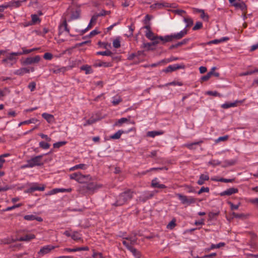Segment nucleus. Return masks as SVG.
I'll use <instances>...</instances> for the list:
<instances>
[{
  "instance_id": "1",
  "label": "nucleus",
  "mask_w": 258,
  "mask_h": 258,
  "mask_svg": "<svg viewBox=\"0 0 258 258\" xmlns=\"http://www.w3.org/2000/svg\"><path fill=\"white\" fill-rule=\"evenodd\" d=\"M187 33V29H184L177 33L172 34L165 36H156L155 39L152 40V41H153L152 44L153 45H156L159 43L160 41H162V44H165L166 42H171L173 40H179L183 38Z\"/></svg>"
},
{
  "instance_id": "2",
  "label": "nucleus",
  "mask_w": 258,
  "mask_h": 258,
  "mask_svg": "<svg viewBox=\"0 0 258 258\" xmlns=\"http://www.w3.org/2000/svg\"><path fill=\"white\" fill-rule=\"evenodd\" d=\"M133 197V191L130 189L124 191L120 194L116 198L115 203L112 206L118 207L124 205L128 201L131 200Z\"/></svg>"
},
{
  "instance_id": "3",
  "label": "nucleus",
  "mask_w": 258,
  "mask_h": 258,
  "mask_svg": "<svg viewBox=\"0 0 258 258\" xmlns=\"http://www.w3.org/2000/svg\"><path fill=\"white\" fill-rule=\"evenodd\" d=\"M70 177L71 179H74L80 183L85 182L86 179H90V176L89 175H84L80 172L73 173L70 175Z\"/></svg>"
},
{
  "instance_id": "4",
  "label": "nucleus",
  "mask_w": 258,
  "mask_h": 258,
  "mask_svg": "<svg viewBox=\"0 0 258 258\" xmlns=\"http://www.w3.org/2000/svg\"><path fill=\"white\" fill-rule=\"evenodd\" d=\"M176 196L181 201L182 204H187L189 205L191 204L196 203V199L192 197H187L180 194H177Z\"/></svg>"
},
{
  "instance_id": "5",
  "label": "nucleus",
  "mask_w": 258,
  "mask_h": 258,
  "mask_svg": "<svg viewBox=\"0 0 258 258\" xmlns=\"http://www.w3.org/2000/svg\"><path fill=\"white\" fill-rule=\"evenodd\" d=\"M43 156L44 155L43 154L35 156L28 160V161L32 167L34 166H42L44 164V163L42 160Z\"/></svg>"
},
{
  "instance_id": "6",
  "label": "nucleus",
  "mask_w": 258,
  "mask_h": 258,
  "mask_svg": "<svg viewBox=\"0 0 258 258\" xmlns=\"http://www.w3.org/2000/svg\"><path fill=\"white\" fill-rule=\"evenodd\" d=\"M40 60L39 55H36L34 57H29L26 58L23 62V64L29 65L38 63Z\"/></svg>"
},
{
  "instance_id": "7",
  "label": "nucleus",
  "mask_w": 258,
  "mask_h": 258,
  "mask_svg": "<svg viewBox=\"0 0 258 258\" xmlns=\"http://www.w3.org/2000/svg\"><path fill=\"white\" fill-rule=\"evenodd\" d=\"M86 186L90 194H93L96 190L102 187V185L93 182L87 183Z\"/></svg>"
},
{
  "instance_id": "8",
  "label": "nucleus",
  "mask_w": 258,
  "mask_h": 258,
  "mask_svg": "<svg viewBox=\"0 0 258 258\" xmlns=\"http://www.w3.org/2000/svg\"><path fill=\"white\" fill-rule=\"evenodd\" d=\"M45 189V185L42 184L39 186L38 183H34L27 190V192L31 193L35 190L43 191Z\"/></svg>"
},
{
  "instance_id": "9",
  "label": "nucleus",
  "mask_w": 258,
  "mask_h": 258,
  "mask_svg": "<svg viewBox=\"0 0 258 258\" xmlns=\"http://www.w3.org/2000/svg\"><path fill=\"white\" fill-rule=\"evenodd\" d=\"M154 194L152 191H147L144 194L139 197L138 199L140 202L145 203L148 200L150 199L153 197Z\"/></svg>"
},
{
  "instance_id": "10",
  "label": "nucleus",
  "mask_w": 258,
  "mask_h": 258,
  "mask_svg": "<svg viewBox=\"0 0 258 258\" xmlns=\"http://www.w3.org/2000/svg\"><path fill=\"white\" fill-rule=\"evenodd\" d=\"M184 68L183 66L180 65L178 64H175L173 65H170L168 67H167L166 69L163 70V72L165 73H171L173 71H175L177 70H179L180 69H183Z\"/></svg>"
},
{
  "instance_id": "11",
  "label": "nucleus",
  "mask_w": 258,
  "mask_h": 258,
  "mask_svg": "<svg viewBox=\"0 0 258 258\" xmlns=\"http://www.w3.org/2000/svg\"><path fill=\"white\" fill-rule=\"evenodd\" d=\"M34 72V68L33 67H32L30 69L28 68H20L19 70H17L15 72V74L19 75V76H23L25 74L29 73L30 72Z\"/></svg>"
},
{
  "instance_id": "12",
  "label": "nucleus",
  "mask_w": 258,
  "mask_h": 258,
  "mask_svg": "<svg viewBox=\"0 0 258 258\" xmlns=\"http://www.w3.org/2000/svg\"><path fill=\"white\" fill-rule=\"evenodd\" d=\"M55 246L52 245H45L40 249L38 253L40 255H43L49 253L51 250L54 249Z\"/></svg>"
},
{
  "instance_id": "13",
  "label": "nucleus",
  "mask_w": 258,
  "mask_h": 258,
  "mask_svg": "<svg viewBox=\"0 0 258 258\" xmlns=\"http://www.w3.org/2000/svg\"><path fill=\"white\" fill-rule=\"evenodd\" d=\"M238 192V189L237 188L231 187V188H229L221 192L220 194V195L221 196H230L233 194L237 193Z\"/></svg>"
},
{
  "instance_id": "14",
  "label": "nucleus",
  "mask_w": 258,
  "mask_h": 258,
  "mask_svg": "<svg viewBox=\"0 0 258 258\" xmlns=\"http://www.w3.org/2000/svg\"><path fill=\"white\" fill-rule=\"evenodd\" d=\"M64 31L70 33V30L68 27V24L66 19H64L62 23L59 26V35L62 33Z\"/></svg>"
},
{
  "instance_id": "15",
  "label": "nucleus",
  "mask_w": 258,
  "mask_h": 258,
  "mask_svg": "<svg viewBox=\"0 0 258 258\" xmlns=\"http://www.w3.org/2000/svg\"><path fill=\"white\" fill-rule=\"evenodd\" d=\"M72 191V188H54L52 190H51L49 195H53V194H56L58 192H70Z\"/></svg>"
},
{
  "instance_id": "16",
  "label": "nucleus",
  "mask_w": 258,
  "mask_h": 258,
  "mask_svg": "<svg viewBox=\"0 0 258 258\" xmlns=\"http://www.w3.org/2000/svg\"><path fill=\"white\" fill-rule=\"evenodd\" d=\"M170 7V4L167 3H157L151 5L150 8L153 9L156 8L161 9L162 7L169 8Z\"/></svg>"
},
{
  "instance_id": "17",
  "label": "nucleus",
  "mask_w": 258,
  "mask_h": 258,
  "mask_svg": "<svg viewBox=\"0 0 258 258\" xmlns=\"http://www.w3.org/2000/svg\"><path fill=\"white\" fill-rule=\"evenodd\" d=\"M151 186L152 187L159 188H161V189L166 188V186L165 184H160L157 181V179L156 178H155V179H154L152 180Z\"/></svg>"
},
{
  "instance_id": "18",
  "label": "nucleus",
  "mask_w": 258,
  "mask_h": 258,
  "mask_svg": "<svg viewBox=\"0 0 258 258\" xmlns=\"http://www.w3.org/2000/svg\"><path fill=\"white\" fill-rule=\"evenodd\" d=\"M35 238V235L33 234H26V235L21 237L19 239H17L18 241H29L31 239H34Z\"/></svg>"
},
{
  "instance_id": "19",
  "label": "nucleus",
  "mask_w": 258,
  "mask_h": 258,
  "mask_svg": "<svg viewBox=\"0 0 258 258\" xmlns=\"http://www.w3.org/2000/svg\"><path fill=\"white\" fill-rule=\"evenodd\" d=\"M42 116L44 118L48 123H52L54 121V117L53 115L47 113H43Z\"/></svg>"
},
{
  "instance_id": "20",
  "label": "nucleus",
  "mask_w": 258,
  "mask_h": 258,
  "mask_svg": "<svg viewBox=\"0 0 258 258\" xmlns=\"http://www.w3.org/2000/svg\"><path fill=\"white\" fill-rule=\"evenodd\" d=\"M209 179V176L208 174H202L199 178V179L197 181V183L199 185H203L204 184L205 181H207Z\"/></svg>"
},
{
  "instance_id": "21",
  "label": "nucleus",
  "mask_w": 258,
  "mask_h": 258,
  "mask_svg": "<svg viewBox=\"0 0 258 258\" xmlns=\"http://www.w3.org/2000/svg\"><path fill=\"white\" fill-rule=\"evenodd\" d=\"M100 119V118L98 117H94L93 116H92L89 119L86 120V122L84 124V126H86L89 125H91Z\"/></svg>"
},
{
  "instance_id": "22",
  "label": "nucleus",
  "mask_w": 258,
  "mask_h": 258,
  "mask_svg": "<svg viewBox=\"0 0 258 258\" xmlns=\"http://www.w3.org/2000/svg\"><path fill=\"white\" fill-rule=\"evenodd\" d=\"M94 66L96 67H103L105 68L110 67L112 66V64L109 62H104L101 61H98L95 62Z\"/></svg>"
},
{
  "instance_id": "23",
  "label": "nucleus",
  "mask_w": 258,
  "mask_h": 258,
  "mask_svg": "<svg viewBox=\"0 0 258 258\" xmlns=\"http://www.w3.org/2000/svg\"><path fill=\"white\" fill-rule=\"evenodd\" d=\"M71 20H75L78 19L80 17V11L79 10H74L71 9Z\"/></svg>"
},
{
  "instance_id": "24",
  "label": "nucleus",
  "mask_w": 258,
  "mask_h": 258,
  "mask_svg": "<svg viewBox=\"0 0 258 258\" xmlns=\"http://www.w3.org/2000/svg\"><path fill=\"white\" fill-rule=\"evenodd\" d=\"M128 132L123 131L122 130H119L114 134L111 135L110 138L114 140L119 139L122 134L127 133Z\"/></svg>"
},
{
  "instance_id": "25",
  "label": "nucleus",
  "mask_w": 258,
  "mask_h": 258,
  "mask_svg": "<svg viewBox=\"0 0 258 258\" xmlns=\"http://www.w3.org/2000/svg\"><path fill=\"white\" fill-rule=\"evenodd\" d=\"M228 39H229V38L228 37H222L219 39H214V40L210 41L207 42V44L208 45H210L212 44H217L226 41L228 40Z\"/></svg>"
},
{
  "instance_id": "26",
  "label": "nucleus",
  "mask_w": 258,
  "mask_h": 258,
  "mask_svg": "<svg viewBox=\"0 0 258 258\" xmlns=\"http://www.w3.org/2000/svg\"><path fill=\"white\" fill-rule=\"evenodd\" d=\"M78 191L79 192L80 194L83 196H86L88 194H90L87 188L86 185L80 186L78 189Z\"/></svg>"
},
{
  "instance_id": "27",
  "label": "nucleus",
  "mask_w": 258,
  "mask_h": 258,
  "mask_svg": "<svg viewBox=\"0 0 258 258\" xmlns=\"http://www.w3.org/2000/svg\"><path fill=\"white\" fill-rule=\"evenodd\" d=\"M237 102L242 103L243 101H236L235 102H232V103H227H227H225L222 104L221 106L223 108L227 109L230 107L236 106L237 105Z\"/></svg>"
},
{
  "instance_id": "28",
  "label": "nucleus",
  "mask_w": 258,
  "mask_h": 258,
  "mask_svg": "<svg viewBox=\"0 0 258 258\" xmlns=\"http://www.w3.org/2000/svg\"><path fill=\"white\" fill-rule=\"evenodd\" d=\"M81 70L85 71L86 74H90L93 73V70L90 66L83 65L80 68Z\"/></svg>"
},
{
  "instance_id": "29",
  "label": "nucleus",
  "mask_w": 258,
  "mask_h": 258,
  "mask_svg": "<svg viewBox=\"0 0 258 258\" xmlns=\"http://www.w3.org/2000/svg\"><path fill=\"white\" fill-rule=\"evenodd\" d=\"M163 134V131H150L147 133V136L154 138L156 136L161 135Z\"/></svg>"
},
{
  "instance_id": "30",
  "label": "nucleus",
  "mask_w": 258,
  "mask_h": 258,
  "mask_svg": "<svg viewBox=\"0 0 258 258\" xmlns=\"http://www.w3.org/2000/svg\"><path fill=\"white\" fill-rule=\"evenodd\" d=\"M234 6L236 8H239L242 12H245L247 10V6L243 2L234 4Z\"/></svg>"
},
{
  "instance_id": "31",
  "label": "nucleus",
  "mask_w": 258,
  "mask_h": 258,
  "mask_svg": "<svg viewBox=\"0 0 258 258\" xmlns=\"http://www.w3.org/2000/svg\"><path fill=\"white\" fill-rule=\"evenodd\" d=\"M17 52H12L10 54H9V55L7 57L8 60L11 61H14V62H15L16 61L17 58L15 57V56H19V54H17Z\"/></svg>"
},
{
  "instance_id": "32",
  "label": "nucleus",
  "mask_w": 258,
  "mask_h": 258,
  "mask_svg": "<svg viewBox=\"0 0 258 258\" xmlns=\"http://www.w3.org/2000/svg\"><path fill=\"white\" fill-rule=\"evenodd\" d=\"M202 143H203V141H199V142H194V143H191L186 144L184 145V146L187 147L188 149H189L190 150H192V149H195L194 147V146L195 145H200V144H201Z\"/></svg>"
},
{
  "instance_id": "33",
  "label": "nucleus",
  "mask_w": 258,
  "mask_h": 258,
  "mask_svg": "<svg viewBox=\"0 0 258 258\" xmlns=\"http://www.w3.org/2000/svg\"><path fill=\"white\" fill-rule=\"evenodd\" d=\"M22 49H23L22 52H17V54H19V55H21L23 54H28L29 53L33 52V51H34L35 50H37V48H32V49H26L24 47H23V48H22Z\"/></svg>"
},
{
  "instance_id": "34",
  "label": "nucleus",
  "mask_w": 258,
  "mask_h": 258,
  "mask_svg": "<svg viewBox=\"0 0 258 258\" xmlns=\"http://www.w3.org/2000/svg\"><path fill=\"white\" fill-rule=\"evenodd\" d=\"M145 36L148 39L151 40L155 39L156 36L151 30L146 31Z\"/></svg>"
},
{
  "instance_id": "35",
  "label": "nucleus",
  "mask_w": 258,
  "mask_h": 258,
  "mask_svg": "<svg viewBox=\"0 0 258 258\" xmlns=\"http://www.w3.org/2000/svg\"><path fill=\"white\" fill-rule=\"evenodd\" d=\"M37 121H38V120L36 118H31L29 120H25V121L20 122L19 124V126H20L23 124H26L35 123Z\"/></svg>"
},
{
  "instance_id": "36",
  "label": "nucleus",
  "mask_w": 258,
  "mask_h": 258,
  "mask_svg": "<svg viewBox=\"0 0 258 258\" xmlns=\"http://www.w3.org/2000/svg\"><path fill=\"white\" fill-rule=\"evenodd\" d=\"M184 21L186 23V27H189L193 25L194 21L191 18L184 17Z\"/></svg>"
},
{
  "instance_id": "37",
  "label": "nucleus",
  "mask_w": 258,
  "mask_h": 258,
  "mask_svg": "<svg viewBox=\"0 0 258 258\" xmlns=\"http://www.w3.org/2000/svg\"><path fill=\"white\" fill-rule=\"evenodd\" d=\"M176 220L173 219L167 225L166 228L168 229L172 230L176 226Z\"/></svg>"
},
{
  "instance_id": "38",
  "label": "nucleus",
  "mask_w": 258,
  "mask_h": 258,
  "mask_svg": "<svg viewBox=\"0 0 258 258\" xmlns=\"http://www.w3.org/2000/svg\"><path fill=\"white\" fill-rule=\"evenodd\" d=\"M112 52L109 50H107L104 51H98L96 52L97 55H105V56H111L112 55Z\"/></svg>"
},
{
  "instance_id": "39",
  "label": "nucleus",
  "mask_w": 258,
  "mask_h": 258,
  "mask_svg": "<svg viewBox=\"0 0 258 258\" xmlns=\"http://www.w3.org/2000/svg\"><path fill=\"white\" fill-rule=\"evenodd\" d=\"M212 180L213 181H220V182H225V183H228V182H232L234 181V179L233 178V179H226V178H221L219 179H214V178H212Z\"/></svg>"
},
{
  "instance_id": "40",
  "label": "nucleus",
  "mask_w": 258,
  "mask_h": 258,
  "mask_svg": "<svg viewBox=\"0 0 258 258\" xmlns=\"http://www.w3.org/2000/svg\"><path fill=\"white\" fill-rule=\"evenodd\" d=\"M32 22L33 24H35L40 22V19L38 16L36 14H33L31 15Z\"/></svg>"
},
{
  "instance_id": "41",
  "label": "nucleus",
  "mask_w": 258,
  "mask_h": 258,
  "mask_svg": "<svg viewBox=\"0 0 258 258\" xmlns=\"http://www.w3.org/2000/svg\"><path fill=\"white\" fill-rule=\"evenodd\" d=\"M10 92V91L8 88H5L3 90H0V99L2 97H4L9 94Z\"/></svg>"
},
{
  "instance_id": "42",
  "label": "nucleus",
  "mask_w": 258,
  "mask_h": 258,
  "mask_svg": "<svg viewBox=\"0 0 258 258\" xmlns=\"http://www.w3.org/2000/svg\"><path fill=\"white\" fill-rule=\"evenodd\" d=\"M201 13V18L205 21H208L209 17L208 14H205L204 11H199Z\"/></svg>"
},
{
  "instance_id": "43",
  "label": "nucleus",
  "mask_w": 258,
  "mask_h": 258,
  "mask_svg": "<svg viewBox=\"0 0 258 258\" xmlns=\"http://www.w3.org/2000/svg\"><path fill=\"white\" fill-rule=\"evenodd\" d=\"M122 101V99L120 96L115 97L113 98L112 103L114 105H118L120 102Z\"/></svg>"
},
{
  "instance_id": "44",
  "label": "nucleus",
  "mask_w": 258,
  "mask_h": 258,
  "mask_svg": "<svg viewBox=\"0 0 258 258\" xmlns=\"http://www.w3.org/2000/svg\"><path fill=\"white\" fill-rule=\"evenodd\" d=\"M129 250L132 252V253L136 257H139L140 256V252L135 248L133 246L130 247Z\"/></svg>"
},
{
  "instance_id": "45",
  "label": "nucleus",
  "mask_w": 258,
  "mask_h": 258,
  "mask_svg": "<svg viewBox=\"0 0 258 258\" xmlns=\"http://www.w3.org/2000/svg\"><path fill=\"white\" fill-rule=\"evenodd\" d=\"M66 141H61V142H56L55 143H54L53 145L54 148H59L60 147L66 145L67 144Z\"/></svg>"
},
{
  "instance_id": "46",
  "label": "nucleus",
  "mask_w": 258,
  "mask_h": 258,
  "mask_svg": "<svg viewBox=\"0 0 258 258\" xmlns=\"http://www.w3.org/2000/svg\"><path fill=\"white\" fill-rule=\"evenodd\" d=\"M71 237L73 240L76 241H78L81 239V238L78 232L77 231H74L73 232V233L71 235Z\"/></svg>"
},
{
  "instance_id": "47",
  "label": "nucleus",
  "mask_w": 258,
  "mask_h": 258,
  "mask_svg": "<svg viewBox=\"0 0 258 258\" xmlns=\"http://www.w3.org/2000/svg\"><path fill=\"white\" fill-rule=\"evenodd\" d=\"M212 73L213 71H210L207 75L201 78V81L203 82L208 81L211 77Z\"/></svg>"
},
{
  "instance_id": "48",
  "label": "nucleus",
  "mask_w": 258,
  "mask_h": 258,
  "mask_svg": "<svg viewBox=\"0 0 258 258\" xmlns=\"http://www.w3.org/2000/svg\"><path fill=\"white\" fill-rule=\"evenodd\" d=\"M39 147L43 149H47L50 147V144L42 141L39 143Z\"/></svg>"
},
{
  "instance_id": "49",
  "label": "nucleus",
  "mask_w": 258,
  "mask_h": 258,
  "mask_svg": "<svg viewBox=\"0 0 258 258\" xmlns=\"http://www.w3.org/2000/svg\"><path fill=\"white\" fill-rule=\"evenodd\" d=\"M113 46L115 48H118L120 47V41L119 38H116L113 41Z\"/></svg>"
},
{
  "instance_id": "50",
  "label": "nucleus",
  "mask_w": 258,
  "mask_h": 258,
  "mask_svg": "<svg viewBox=\"0 0 258 258\" xmlns=\"http://www.w3.org/2000/svg\"><path fill=\"white\" fill-rule=\"evenodd\" d=\"M126 240H128L131 245H133L137 242V239L135 237H127L124 238Z\"/></svg>"
},
{
  "instance_id": "51",
  "label": "nucleus",
  "mask_w": 258,
  "mask_h": 258,
  "mask_svg": "<svg viewBox=\"0 0 258 258\" xmlns=\"http://www.w3.org/2000/svg\"><path fill=\"white\" fill-rule=\"evenodd\" d=\"M227 203L230 206L231 210H237L240 206V203L238 205H234L230 201H228Z\"/></svg>"
},
{
  "instance_id": "52",
  "label": "nucleus",
  "mask_w": 258,
  "mask_h": 258,
  "mask_svg": "<svg viewBox=\"0 0 258 258\" xmlns=\"http://www.w3.org/2000/svg\"><path fill=\"white\" fill-rule=\"evenodd\" d=\"M203 27V24L201 22H197L194 27L192 28V30L194 31L199 30Z\"/></svg>"
},
{
  "instance_id": "53",
  "label": "nucleus",
  "mask_w": 258,
  "mask_h": 258,
  "mask_svg": "<svg viewBox=\"0 0 258 258\" xmlns=\"http://www.w3.org/2000/svg\"><path fill=\"white\" fill-rule=\"evenodd\" d=\"M22 206V204H16V205H15L12 207H7L6 209L4 210L3 211H11V210H12L16 208H18V207H20Z\"/></svg>"
},
{
  "instance_id": "54",
  "label": "nucleus",
  "mask_w": 258,
  "mask_h": 258,
  "mask_svg": "<svg viewBox=\"0 0 258 258\" xmlns=\"http://www.w3.org/2000/svg\"><path fill=\"white\" fill-rule=\"evenodd\" d=\"M128 121V119L126 118L122 117L120 119H118V121L115 123V125H120L123 123H124Z\"/></svg>"
},
{
  "instance_id": "55",
  "label": "nucleus",
  "mask_w": 258,
  "mask_h": 258,
  "mask_svg": "<svg viewBox=\"0 0 258 258\" xmlns=\"http://www.w3.org/2000/svg\"><path fill=\"white\" fill-rule=\"evenodd\" d=\"M225 245V243L224 242H220L217 244H212L211 246V249H214V248H219L221 247V246H223Z\"/></svg>"
},
{
  "instance_id": "56",
  "label": "nucleus",
  "mask_w": 258,
  "mask_h": 258,
  "mask_svg": "<svg viewBox=\"0 0 258 258\" xmlns=\"http://www.w3.org/2000/svg\"><path fill=\"white\" fill-rule=\"evenodd\" d=\"M51 71L54 74H58L61 72H64L65 69L64 68H56L54 69H52L51 70Z\"/></svg>"
},
{
  "instance_id": "57",
  "label": "nucleus",
  "mask_w": 258,
  "mask_h": 258,
  "mask_svg": "<svg viewBox=\"0 0 258 258\" xmlns=\"http://www.w3.org/2000/svg\"><path fill=\"white\" fill-rule=\"evenodd\" d=\"M99 17L98 14H94L91 18L90 20L91 23H93L94 24H96L98 18Z\"/></svg>"
},
{
  "instance_id": "58",
  "label": "nucleus",
  "mask_w": 258,
  "mask_h": 258,
  "mask_svg": "<svg viewBox=\"0 0 258 258\" xmlns=\"http://www.w3.org/2000/svg\"><path fill=\"white\" fill-rule=\"evenodd\" d=\"M24 218L25 220H28V221H33V220H34L35 219V216L34 215H25L24 217Z\"/></svg>"
},
{
  "instance_id": "59",
  "label": "nucleus",
  "mask_w": 258,
  "mask_h": 258,
  "mask_svg": "<svg viewBox=\"0 0 258 258\" xmlns=\"http://www.w3.org/2000/svg\"><path fill=\"white\" fill-rule=\"evenodd\" d=\"M209 188L208 187H204V186H203L201 188V189L198 191V194L199 195H200L202 193L204 192H209Z\"/></svg>"
},
{
  "instance_id": "60",
  "label": "nucleus",
  "mask_w": 258,
  "mask_h": 258,
  "mask_svg": "<svg viewBox=\"0 0 258 258\" xmlns=\"http://www.w3.org/2000/svg\"><path fill=\"white\" fill-rule=\"evenodd\" d=\"M232 216L234 218H243L246 217V216L244 214H238L235 212L232 213Z\"/></svg>"
},
{
  "instance_id": "61",
  "label": "nucleus",
  "mask_w": 258,
  "mask_h": 258,
  "mask_svg": "<svg viewBox=\"0 0 258 258\" xmlns=\"http://www.w3.org/2000/svg\"><path fill=\"white\" fill-rule=\"evenodd\" d=\"M28 88L31 91H33L35 90L36 88V83L34 82H32L30 83L28 86Z\"/></svg>"
},
{
  "instance_id": "62",
  "label": "nucleus",
  "mask_w": 258,
  "mask_h": 258,
  "mask_svg": "<svg viewBox=\"0 0 258 258\" xmlns=\"http://www.w3.org/2000/svg\"><path fill=\"white\" fill-rule=\"evenodd\" d=\"M43 58L47 60H50L52 58V54L49 52L45 53L43 55Z\"/></svg>"
},
{
  "instance_id": "63",
  "label": "nucleus",
  "mask_w": 258,
  "mask_h": 258,
  "mask_svg": "<svg viewBox=\"0 0 258 258\" xmlns=\"http://www.w3.org/2000/svg\"><path fill=\"white\" fill-rule=\"evenodd\" d=\"M39 136L41 137V138L45 139L46 141L48 142H49L51 141V138L48 137L47 135L43 134H39Z\"/></svg>"
},
{
  "instance_id": "64",
  "label": "nucleus",
  "mask_w": 258,
  "mask_h": 258,
  "mask_svg": "<svg viewBox=\"0 0 258 258\" xmlns=\"http://www.w3.org/2000/svg\"><path fill=\"white\" fill-rule=\"evenodd\" d=\"M98 45L100 46H102L105 49H107L108 46H110V44L105 42H101L100 41L98 42Z\"/></svg>"
}]
</instances>
